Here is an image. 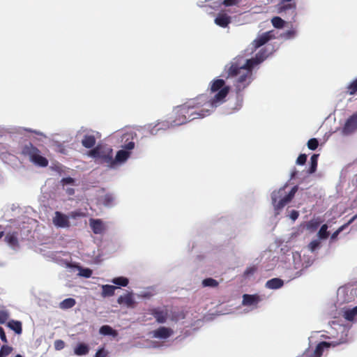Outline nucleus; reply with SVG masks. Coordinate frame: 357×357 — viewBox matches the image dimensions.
Wrapping results in <instances>:
<instances>
[{
	"label": "nucleus",
	"mask_w": 357,
	"mask_h": 357,
	"mask_svg": "<svg viewBox=\"0 0 357 357\" xmlns=\"http://www.w3.org/2000/svg\"><path fill=\"white\" fill-rule=\"evenodd\" d=\"M314 262V258L309 255L301 252H294L291 253V259H289L290 268L296 271L295 277H298L304 269L310 266Z\"/></svg>",
	"instance_id": "6"
},
{
	"label": "nucleus",
	"mask_w": 357,
	"mask_h": 357,
	"mask_svg": "<svg viewBox=\"0 0 357 357\" xmlns=\"http://www.w3.org/2000/svg\"><path fill=\"white\" fill-rule=\"evenodd\" d=\"M296 31L295 30H289L283 33V37L286 39L293 38L296 36Z\"/></svg>",
	"instance_id": "46"
},
{
	"label": "nucleus",
	"mask_w": 357,
	"mask_h": 357,
	"mask_svg": "<svg viewBox=\"0 0 357 357\" xmlns=\"http://www.w3.org/2000/svg\"><path fill=\"white\" fill-rule=\"evenodd\" d=\"M357 316V306L351 309H345L343 311V317L345 319L354 321L355 317Z\"/></svg>",
	"instance_id": "27"
},
{
	"label": "nucleus",
	"mask_w": 357,
	"mask_h": 357,
	"mask_svg": "<svg viewBox=\"0 0 357 357\" xmlns=\"http://www.w3.org/2000/svg\"><path fill=\"white\" fill-rule=\"evenodd\" d=\"M298 217V212L296 211H291L290 215H289V218L293 220V221H295Z\"/></svg>",
	"instance_id": "54"
},
{
	"label": "nucleus",
	"mask_w": 357,
	"mask_h": 357,
	"mask_svg": "<svg viewBox=\"0 0 357 357\" xmlns=\"http://www.w3.org/2000/svg\"><path fill=\"white\" fill-rule=\"evenodd\" d=\"M86 155L94 159L96 162L105 164L109 168H111L114 162L112 149L107 146L98 145L88 151Z\"/></svg>",
	"instance_id": "5"
},
{
	"label": "nucleus",
	"mask_w": 357,
	"mask_h": 357,
	"mask_svg": "<svg viewBox=\"0 0 357 357\" xmlns=\"http://www.w3.org/2000/svg\"><path fill=\"white\" fill-rule=\"evenodd\" d=\"M98 135V133H96ZM96 142V133L93 131L86 132L82 139V144L86 149H91L94 146Z\"/></svg>",
	"instance_id": "16"
},
{
	"label": "nucleus",
	"mask_w": 357,
	"mask_h": 357,
	"mask_svg": "<svg viewBox=\"0 0 357 357\" xmlns=\"http://www.w3.org/2000/svg\"><path fill=\"white\" fill-rule=\"evenodd\" d=\"M214 22L216 25L225 28L231 23V17L224 11H220L215 17Z\"/></svg>",
	"instance_id": "18"
},
{
	"label": "nucleus",
	"mask_w": 357,
	"mask_h": 357,
	"mask_svg": "<svg viewBox=\"0 0 357 357\" xmlns=\"http://www.w3.org/2000/svg\"><path fill=\"white\" fill-rule=\"evenodd\" d=\"M331 344L326 342H322L319 343L313 354L311 355V357H321L323 354V352L325 349H328L330 347Z\"/></svg>",
	"instance_id": "22"
},
{
	"label": "nucleus",
	"mask_w": 357,
	"mask_h": 357,
	"mask_svg": "<svg viewBox=\"0 0 357 357\" xmlns=\"http://www.w3.org/2000/svg\"><path fill=\"white\" fill-rule=\"evenodd\" d=\"M102 288V296L105 298L108 296H112L114 295L115 290L117 289V287L109 285V284H103L101 286Z\"/></svg>",
	"instance_id": "24"
},
{
	"label": "nucleus",
	"mask_w": 357,
	"mask_h": 357,
	"mask_svg": "<svg viewBox=\"0 0 357 357\" xmlns=\"http://www.w3.org/2000/svg\"><path fill=\"white\" fill-rule=\"evenodd\" d=\"M76 303V301L74 298H68L62 301L59 303V307L62 310H67L73 307Z\"/></svg>",
	"instance_id": "28"
},
{
	"label": "nucleus",
	"mask_w": 357,
	"mask_h": 357,
	"mask_svg": "<svg viewBox=\"0 0 357 357\" xmlns=\"http://www.w3.org/2000/svg\"><path fill=\"white\" fill-rule=\"evenodd\" d=\"M66 267L70 268L72 271H77V275L84 278H89L91 277L93 271L89 268H83L77 264L68 263Z\"/></svg>",
	"instance_id": "14"
},
{
	"label": "nucleus",
	"mask_w": 357,
	"mask_h": 357,
	"mask_svg": "<svg viewBox=\"0 0 357 357\" xmlns=\"http://www.w3.org/2000/svg\"><path fill=\"white\" fill-rule=\"evenodd\" d=\"M10 317V313L7 310H0V324H5Z\"/></svg>",
	"instance_id": "37"
},
{
	"label": "nucleus",
	"mask_w": 357,
	"mask_h": 357,
	"mask_svg": "<svg viewBox=\"0 0 357 357\" xmlns=\"http://www.w3.org/2000/svg\"><path fill=\"white\" fill-rule=\"evenodd\" d=\"M302 234V229L299 228L294 229L290 234V236L288 239L289 241L294 240L297 236H300Z\"/></svg>",
	"instance_id": "42"
},
{
	"label": "nucleus",
	"mask_w": 357,
	"mask_h": 357,
	"mask_svg": "<svg viewBox=\"0 0 357 357\" xmlns=\"http://www.w3.org/2000/svg\"><path fill=\"white\" fill-rule=\"evenodd\" d=\"M89 351V347L84 343H79L74 348V354L77 356L86 355Z\"/></svg>",
	"instance_id": "25"
},
{
	"label": "nucleus",
	"mask_w": 357,
	"mask_h": 357,
	"mask_svg": "<svg viewBox=\"0 0 357 357\" xmlns=\"http://www.w3.org/2000/svg\"><path fill=\"white\" fill-rule=\"evenodd\" d=\"M240 107H241V103H239L238 105V106L235 107V109H238L240 108Z\"/></svg>",
	"instance_id": "59"
},
{
	"label": "nucleus",
	"mask_w": 357,
	"mask_h": 357,
	"mask_svg": "<svg viewBox=\"0 0 357 357\" xmlns=\"http://www.w3.org/2000/svg\"><path fill=\"white\" fill-rule=\"evenodd\" d=\"M89 225L96 234H102L106 229L105 223L98 219H90Z\"/></svg>",
	"instance_id": "19"
},
{
	"label": "nucleus",
	"mask_w": 357,
	"mask_h": 357,
	"mask_svg": "<svg viewBox=\"0 0 357 357\" xmlns=\"http://www.w3.org/2000/svg\"><path fill=\"white\" fill-rule=\"evenodd\" d=\"M6 241L13 249H15L18 247V239L17 235L15 233H9L6 236Z\"/></svg>",
	"instance_id": "23"
},
{
	"label": "nucleus",
	"mask_w": 357,
	"mask_h": 357,
	"mask_svg": "<svg viewBox=\"0 0 357 357\" xmlns=\"http://www.w3.org/2000/svg\"><path fill=\"white\" fill-rule=\"evenodd\" d=\"M65 343L63 340H58L54 342V347L56 350H61L63 349Z\"/></svg>",
	"instance_id": "48"
},
{
	"label": "nucleus",
	"mask_w": 357,
	"mask_h": 357,
	"mask_svg": "<svg viewBox=\"0 0 357 357\" xmlns=\"http://www.w3.org/2000/svg\"><path fill=\"white\" fill-rule=\"evenodd\" d=\"M321 241V240L319 238L312 241L308 245V249L312 252H314L316 250L319 248Z\"/></svg>",
	"instance_id": "35"
},
{
	"label": "nucleus",
	"mask_w": 357,
	"mask_h": 357,
	"mask_svg": "<svg viewBox=\"0 0 357 357\" xmlns=\"http://www.w3.org/2000/svg\"><path fill=\"white\" fill-rule=\"evenodd\" d=\"M7 326L17 335H20L22 332V323L20 321L10 320L8 322Z\"/></svg>",
	"instance_id": "26"
},
{
	"label": "nucleus",
	"mask_w": 357,
	"mask_h": 357,
	"mask_svg": "<svg viewBox=\"0 0 357 357\" xmlns=\"http://www.w3.org/2000/svg\"><path fill=\"white\" fill-rule=\"evenodd\" d=\"M135 147V143L133 142H130L124 146V149L126 151H129L130 152Z\"/></svg>",
	"instance_id": "51"
},
{
	"label": "nucleus",
	"mask_w": 357,
	"mask_h": 357,
	"mask_svg": "<svg viewBox=\"0 0 357 357\" xmlns=\"http://www.w3.org/2000/svg\"><path fill=\"white\" fill-rule=\"evenodd\" d=\"M66 191L69 195H73L74 193V190L73 188H68Z\"/></svg>",
	"instance_id": "56"
},
{
	"label": "nucleus",
	"mask_w": 357,
	"mask_h": 357,
	"mask_svg": "<svg viewBox=\"0 0 357 357\" xmlns=\"http://www.w3.org/2000/svg\"><path fill=\"white\" fill-rule=\"evenodd\" d=\"M130 155V152L125 149L119 151L116 153V157L113 158V165L111 168H115L118 165L124 163Z\"/></svg>",
	"instance_id": "17"
},
{
	"label": "nucleus",
	"mask_w": 357,
	"mask_h": 357,
	"mask_svg": "<svg viewBox=\"0 0 357 357\" xmlns=\"http://www.w3.org/2000/svg\"><path fill=\"white\" fill-rule=\"evenodd\" d=\"M3 234H4V231L2 229L1 226H0V238H2V236H3Z\"/></svg>",
	"instance_id": "57"
},
{
	"label": "nucleus",
	"mask_w": 357,
	"mask_h": 357,
	"mask_svg": "<svg viewBox=\"0 0 357 357\" xmlns=\"http://www.w3.org/2000/svg\"><path fill=\"white\" fill-rule=\"evenodd\" d=\"M318 154H314L310 158V166L308 169L309 174H313L316 172L318 161Z\"/></svg>",
	"instance_id": "32"
},
{
	"label": "nucleus",
	"mask_w": 357,
	"mask_h": 357,
	"mask_svg": "<svg viewBox=\"0 0 357 357\" xmlns=\"http://www.w3.org/2000/svg\"><path fill=\"white\" fill-rule=\"evenodd\" d=\"M15 357H22V356L20 354H17Z\"/></svg>",
	"instance_id": "62"
},
{
	"label": "nucleus",
	"mask_w": 357,
	"mask_h": 357,
	"mask_svg": "<svg viewBox=\"0 0 357 357\" xmlns=\"http://www.w3.org/2000/svg\"><path fill=\"white\" fill-rule=\"evenodd\" d=\"M357 131V113L349 116L342 128L344 135H350Z\"/></svg>",
	"instance_id": "9"
},
{
	"label": "nucleus",
	"mask_w": 357,
	"mask_h": 357,
	"mask_svg": "<svg viewBox=\"0 0 357 357\" xmlns=\"http://www.w3.org/2000/svg\"><path fill=\"white\" fill-rule=\"evenodd\" d=\"M320 222L317 220H312L307 224V229L311 231H314L319 226Z\"/></svg>",
	"instance_id": "38"
},
{
	"label": "nucleus",
	"mask_w": 357,
	"mask_h": 357,
	"mask_svg": "<svg viewBox=\"0 0 357 357\" xmlns=\"http://www.w3.org/2000/svg\"><path fill=\"white\" fill-rule=\"evenodd\" d=\"M241 0H224L222 4L225 6H237Z\"/></svg>",
	"instance_id": "43"
},
{
	"label": "nucleus",
	"mask_w": 357,
	"mask_h": 357,
	"mask_svg": "<svg viewBox=\"0 0 357 357\" xmlns=\"http://www.w3.org/2000/svg\"><path fill=\"white\" fill-rule=\"evenodd\" d=\"M307 145L309 149L315 150L319 145V142L316 138H312L307 142Z\"/></svg>",
	"instance_id": "40"
},
{
	"label": "nucleus",
	"mask_w": 357,
	"mask_h": 357,
	"mask_svg": "<svg viewBox=\"0 0 357 357\" xmlns=\"http://www.w3.org/2000/svg\"><path fill=\"white\" fill-rule=\"evenodd\" d=\"M74 179L70 177L63 178L61 181L63 185L66 184H73L74 183Z\"/></svg>",
	"instance_id": "52"
},
{
	"label": "nucleus",
	"mask_w": 357,
	"mask_h": 357,
	"mask_svg": "<svg viewBox=\"0 0 357 357\" xmlns=\"http://www.w3.org/2000/svg\"><path fill=\"white\" fill-rule=\"evenodd\" d=\"M296 4L295 2H283L280 1L277 6L278 12L280 14L288 13L294 17L296 15Z\"/></svg>",
	"instance_id": "13"
},
{
	"label": "nucleus",
	"mask_w": 357,
	"mask_h": 357,
	"mask_svg": "<svg viewBox=\"0 0 357 357\" xmlns=\"http://www.w3.org/2000/svg\"><path fill=\"white\" fill-rule=\"evenodd\" d=\"M114 197L112 195H105L104 197L103 203L107 206H110L114 202Z\"/></svg>",
	"instance_id": "39"
},
{
	"label": "nucleus",
	"mask_w": 357,
	"mask_h": 357,
	"mask_svg": "<svg viewBox=\"0 0 357 357\" xmlns=\"http://www.w3.org/2000/svg\"><path fill=\"white\" fill-rule=\"evenodd\" d=\"M356 216L353 217V218L350 220L349 222H351L354 219H355Z\"/></svg>",
	"instance_id": "61"
},
{
	"label": "nucleus",
	"mask_w": 357,
	"mask_h": 357,
	"mask_svg": "<svg viewBox=\"0 0 357 357\" xmlns=\"http://www.w3.org/2000/svg\"><path fill=\"white\" fill-rule=\"evenodd\" d=\"M178 126L175 122V119L158 120L155 123H151L146 126V130L152 135H157L160 131H165L174 127Z\"/></svg>",
	"instance_id": "8"
},
{
	"label": "nucleus",
	"mask_w": 357,
	"mask_h": 357,
	"mask_svg": "<svg viewBox=\"0 0 357 357\" xmlns=\"http://www.w3.org/2000/svg\"><path fill=\"white\" fill-rule=\"evenodd\" d=\"M256 271L257 268L255 266L248 267L245 271V275L247 276L253 275L256 272Z\"/></svg>",
	"instance_id": "49"
},
{
	"label": "nucleus",
	"mask_w": 357,
	"mask_h": 357,
	"mask_svg": "<svg viewBox=\"0 0 357 357\" xmlns=\"http://www.w3.org/2000/svg\"><path fill=\"white\" fill-rule=\"evenodd\" d=\"M328 227L326 224L323 225L317 233V237L320 240H325L328 238L329 232L328 231Z\"/></svg>",
	"instance_id": "29"
},
{
	"label": "nucleus",
	"mask_w": 357,
	"mask_h": 357,
	"mask_svg": "<svg viewBox=\"0 0 357 357\" xmlns=\"http://www.w3.org/2000/svg\"><path fill=\"white\" fill-rule=\"evenodd\" d=\"M12 350V347L8 345H3L1 348L0 353L3 357H6L8 354L11 353Z\"/></svg>",
	"instance_id": "41"
},
{
	"label": "nucleus",
	"mask_w": 357,
	"mask_h": 357,
	"mask_svg": "<svg viewBox=\"0 0 357 357\" xmlns=\"http://www.w3.org/2000/svg\"><path fill=\"white\" fill-rule=\"evenodd\" d=\"M343 227H340L337 231H335L333 234H332L331 236V240L334 241L337 237L338 234L342 231Z\"/></svg>",
	"instance_id": "50"
},
{
	"label": "nucleus",
	"mask_w": 357,
	"mask_h": 357,
	"mask_svg": "<svg viewBox=\"0 0 357 357\" xmlns=\"http://www.w3.org/2000/svg\"><path fill=\"white\" fill-rule=\"evenodd\" d=\"M261 301L259 296L244 294L243 296L242 304L244 306L249 307L246 312H248L257 307L258 303Z\"/></svg>",
	"instance_id": "12"
},
{
	"label": "nucleus",
	"mask_w": 357,
	"mask_h": 357,
	"mask_svg": "<svg viewBox=\"0 0 357 357\" xmlns=\"http://www.w3.org/2000/svg\"><path fill=\"white\" fill-rule=\"evenodd\" d=\"M274 37V31H270L265 33H263L261 35H259L257 38L253 41L252 45L255 49H257L261 45H264L268 40Z\"/></svg>",
	"instance_id": "15"
},
{
	"label": "nucleus",
	"mask_w": 357,
	"mask_h": 357,
	"mask_svg": "<svg viewBox=\"0 0 357 357\" xmlns=\"http://www.w3.org/2000/svg\"><path fill=\"white\" fill-rule=\"evenodd\" d=\"M272 24L277 29H281L284 26L285 22L280 17H274L271 20Z\"/></svg>",
	"instance_id": "34"
},
{
	"label": "nucleus",
	"mask_w": 357,
	"mask_h": 357,
	"mask_svg": "<svg viewBox=\"0 0 357 357\" xmlns=\"http://www.w3.org/2000/svg\"><path fill=\"white\" fill-rule=\"evenodd\" d=\"M109 352L104 348L98 349L95 355V357H108Z\"/></svg>",
	"instance_id": "45"
},
{
	"label": "nucleus",
	"mask_w": 357,
	"mask_h": 357,
	"mask_svg": "<svg viewBox=\"0 0 357 357\" xmlns=\"http://www.w3.org/2000/svg\"><path fill=\"white\" fill-rule=\"evenodd\" d=\"M280 1H283V2H288V1L294 2L293 0H280Z\"/></svg>",
	"instance_id": "58"
},
{
	"label": "nucleus",
	"mask_w": 357,
	"mask_h": 357,
	"mask_svg": "<svg viewBox=\"0 0 357 357\" xmlns=\"http://www.w3.org/2000/svg\"><path fill=\"white\" fill-rule=\"evenodd\" d=\"M284 284L282 280L275 278L268 280L265 287L269 289H278L281 288Z\"/></svg>",
	"instance_id": "21"
},
{
	"label": "nucleus",
	"mask_w": 357,
	"mask_h": 357,
	"mask_svg": "<svg viewBox=\"0 0 357 357\" xmlns=\"http://www.w3.org/2000/svg\"><path fill=\"white\" fill-rule=\"evenodd\" d=\"M99 332L101 335H112L114 337L117 335L116 332L113 330L112 327L107 325H105L100 327Z\"/></svg>",
	"instance_id": "31"
},
{
	"label": "nucleus",
	"mask_w": 357,
	"mask_h": 357,
	"mask_svg": "<svg viewBox=\"0 0 357 357\" xmlns=\"http://www.w3.org/2000/svg\"><path fill=\"white\" fill-rule=\"evenodd\" d=\"M174 334V331L171 328L160 326L158 328L151 332L152 337L165 340Z\"/></svg>",
	"instance_id": "11"
},
{
	"label": "nucleus",
	"mask_w": 357,
	"mask_h": 357,
	"mask_svg": "<svg viewBox=\"0 0 357 357\" xmlns=\"http://www.w3.org/2000/svg\"><path fill=\"white\" fill-rule=\"evenodd\" d=\"M349 93L354 94L357 91V79L353 81L349 86Z\"/></svg>",
	"instance_id": "44"
},
{
	"label": "nucleus",
	"mask_w": 357,
	"mask_h": 357,
	"mask_svg": "<svg viewBox=\"0 0 357 357\" xmlns=\"http://www.w3.org/2000/svg\"><path fill=\"white\" fill-rule=\"evenodd\" d=\"M307 155L305 154H301L296 160V164L299 165H303L305 163Z\"/></svg>",
	"instance_id": "47"
},
{
	"label": "nucleus",
	"mask_w": 357,
	"mask_h": 357,
	"mask_svg": "<svg viewBox=\"0 0 357 357\" xmlns=\"http://www.w3.org/2000/svg\"><path fill=\"white\" fill-rule=\"evenodd\" d=\"M295 174H296V172H292V173H291V177H294V176H295Z\"/></svg>",
	"instance_id": "60"
},
{
	"label": "nucleus",
	"mask_w": 357,
	"mask_h": 357,
	"mask_svg": "<svg viewBox=\"0 0 357 357\" xmlns=\"http://www.w3.org/2000/svg\"><path fill=\"white\" fill-rule=\"evenodd\" d=\"M204 287H215L218 285V282L213 278H206L202 281Z\"/></svg>",
	"instance_id": "36"
},
{
	"label": "nucleus",
	"mask_w": 357,
	"mask_h": 357,
	"mask_svg": "<svg viewBox=\"0 0 357 357\" xmlns=\"http://www.w3.org/2000/svg\"><path fill=\"white\" fill-rule=\"evenodd\" d=\"M52 222L57 228H68L70 226L69 217L59 211H56L52 218Z\"/></svg>",
	"instance_id": "10"
},
{
	"label": "nucleus",
	"mask_w": 357,
	"mask_h": 357,
	"mask_svg": "<svg viewBox=\"0 0 357 357\" xmlns=\"http://www.w3.org/2000/svg\"><path fill=\"white\" fill-rule=\"evenodd\" d=\"M111 282L119 287H126L129 283L128 279L122 276L114 278L111 280Z\"/></svg>",
	"instance_id": "30"
},
{
	"label": "nucleus",
	"mask_w": 357,
	"mask_h": 357,
	"mask_svg": "<svg viewBox=\"0 0 357 357\" xmlns=\"http://www.w3.org/2000/svg\"><path fill=\"white\" fill-rule=\"evenodd\" d=\"M347 332H348V331H347ZM347 333H344V336H343V335H342V336H341V337H340V342H339L335 343V344H333V346H335V345H337V344H341V343H344V342H345L347 341V338H346V337H347Z\"/></svg>",
	"instance_id": "55"
},
{
	"label": "nucleus",
	"mask_w": 357,
	"mask_h": 357,
	"mask_svg": "<svg viewBox=\"0 0 357 357\" xmlns=\"http://www.w3.org/2000/svg\"><path fill=\"white\" fill-rule=\"evenodd\" d=\"M229 90L230 86L223 79H215L209 84V95L199 96V98L204 99V107L207 109L208 116L226 101Z\"/></svg>",
	"instance_id": "3"
},
{
	"label": "nucleus",
	"mask_w": 357,
	"mask_h": 357,
	"mask_svg": "<svg viewBox=\"0 0 357 357\" xmlns=\"http://www.w3.org/2000/svg\"><path fill=\"white\" fill-rule=\"evenodd\" d=\"M0 338L3 342H7L6 336L4 332V330L2 327L0 326Z\"/></svg>",
	"instance_id": "53"
},
{
	"label": "nucleus",
	"mask_w": 357,
	"mask_h": 357,
	"mask_svg": "<svg viewBox=\"0 0 357 357\" xmlns=\"http://www.w3.org/2000/svg\"><path fill=\"white\" fill-rule=\"evenodd\" d=\"M297 190L298 186H294L289 192H287L286 185H284L272 192L271 200L275 215L280 214V211L291 202Z\"/></svg>",
	"instance_id": "4"
},
{
	"label": "nucleus",
	"mask_w": 357,
	"mask_h": 357,
	"mask_svg": "<svg viewBox=\"0 0 357 357\" xmlns=\"http://www.w3.org/2000/svg\"><path fill=\"white\" fill-rule=\"evenodd\" d=\"M23 153L36 166L45 167L48 165L47 158L41 154V152L37 148L31 144L26 146L24 148Z\"/></svg>",
	"instance_id": "7"
},
{
	"label": "nucleus",
	"mask_w": 357,
	"mask_h": 357,
	"mask_svg": "<svg viewBox=\"0 0 357 357\" xmlns=\"http://www.w3.org/2000/svg\"><path fill=\"white\" fill-rule=\"evenodd\" d=\"M273 52L272 47L266 46L255 58L245 59L238 56L225 66V70L227 73V77L233 79L236 93L243 91L252 82L255 66L264 61Z\"/></svg>",
	"instance_id": "1"
},
{
	"label": "nucleus",
	"mask_w": 357,
	"mask_h": 357,
	"mask_svg": "<svg viewBox=\"0 0 357 357\" xmlns=\"http://www.w3.org/2000/svg\"><path fill=\"white\" fill-rule=\"evenodd\" d=\"M154 317L158 323H165L167 320V313L165 311H155Z\"/></svg>",
	"instance_id": "33"
},
{
	"label": "nucleus",
	"mask_w": 357,
	"mask_h": 357,
	"mask_svg": "<svg viewBox=\"0 0 357 357\" xmlns=\"http://www.w3.org/2000/svg\"><path fill=\"white\" fill-rule=\"evenodd\" d=\"M117 302L119 305H125L127 307H134L135 301L133 298L132 294L130 292L126 293L120 296L118 298Z\"/></svg>",
	"instance_id": "20"
},
{
	"label": "nucleus",
	"mask_w": 357,
	"mask_h": 357,
	"mask_svg": "<svg viewBox=\"0 0 357 357\" xmlns=\"http://www.w3.org/2000/svg\"><path fill=\"white\" fill-rule=\"evenodd\" d=\"M204 98L189 100L181 105L176 106L173 109V114L177 125L181 126L188 121L208 116L207 109L204 107Z\"/></svg>",
	"instance_id": "2"
}]
</instances>
